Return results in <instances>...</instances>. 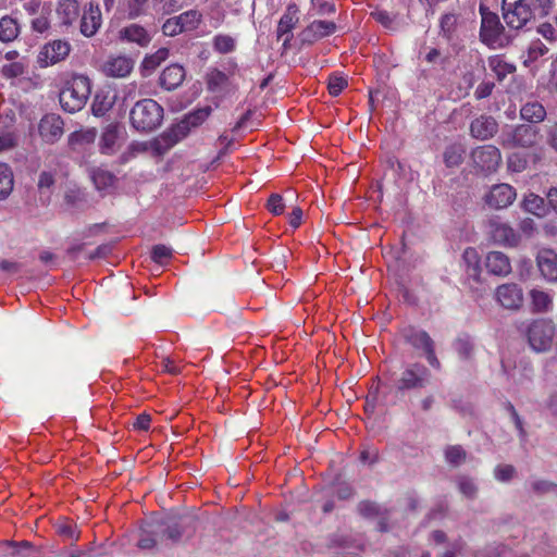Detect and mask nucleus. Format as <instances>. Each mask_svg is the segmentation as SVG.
<instances>
[{"label":"nucleus","instance_id":"1","mask_svg":"<svg viewBox=\"0 0 557 557\" xmlns=\"http://www.w3.org/2000/svg\"><path fill=\"white\" fill-rule=\"evenodd\" d=\"M91 92L90 79L83 74L73 75L64 85L59 95L63 110L75 113L81 111Z\"/></svg>","mask_w":557,"mask_h":557},{"label":"nucleus","instance_id":"2","mask_svg":"<svg viewBox=\"0 0 557 557\" xmlns=\"http://www.w3.org/2000/svg\"><path fill=\"white\" fill-rule=\"evenodd\" d=\"M129 115L134 128L151 132L161 125L163 108L153 99H143L135 103Z\"/></svg>","mask_w":557,"mask_h":557},{"label":"nucleus","instance_id":"3","mask_svg":"<svg viewBox=\"0 0 557 557\" xmlns=\"http://www.w3.org/2000/svg\"><path fill=\"white\" fill-rule=\"evenodd\" d=\"M479 12L481 14V40L492 48H502L508 42L505 28L502 25L496 13L491 12L488 8L480 4Z\"/></svg>","mask_w":557,"mask_h":557},{"label":"nucleus","instance_id":"4","mask_svg":"<svg viewBox=\"0 0 557 557\" xmlns=\"http://www.w3.org/2000/svg\"><path fill=\"white\" fill-rule=\"evenodd\" d=\"M555 333L556 326L550 319H536L528 326L529 345L536 352L547 351L553 346Z\"/></svg>","mask_w":557,"mask_h":557},{"label":"nucleus","instance_id":"5","mask_svg":"<svg viewBox=\"0 0 557 557\" xmlns=\"http://www.w3.org/2000/svg\"><path fill=\"white\" fill-rule=\"evenodd\" d=\"M502 15L509 28L518 30L528 24L533 12L525 0H502Z\"/></svg>","mask_w":557,"mask_h":557},{"label":"nucleus","instance_id":"6","mask_svg":"<svg viewBox=\"0 0 557 557\" xmlns=\"http://www.w3.org/2000/svg\"><path fill=\"white\" fill-rule=\"evenodd\" d=\"M539 139V132L531 125H518L503 131L500 144L505 148H531Z\"/></svg>","mask_w":557,"mask_h":557},{"label":"nucleus","instance_id":"7","mask_svg":"<svg viewBox=\"0 0 557 557\" xmlns=\"http://www.w3.org/2000/svg\"><path fill=\"white\" fill-rule=\"evenodd\" d=\"M471 159L479 171L491 174L498 170L502 163V153L497 147L484 145L472 150Z\"/></svg>","mask_w":557,"mask_h":557},{"label":"nucleus","instance_id":"8","mask_svg":"<svg viewBox=\"0 0 557 557\" xmlns=\"http://www.w3.org/2000/svg\"><path fill=\"white\" fill-rule=\"evenodd\" d=\"M70 52L71 45L67 41L52 40L40 48L36 62L40 69H45L65 60Z\"/></svg>","mask_w":557,"mask_h":557},{"label":"nucleus","instance_id":"9","mask_svg":"<svg viewBox=\"0 0 557 557\" xmlns=\"http://www.w3.org/2000/svg\"><path fill=\"white\" fill-rule=\"evenodd\" d=\"M487 228L491 238L498 245L517 247L521 242V234L498 218L491 219Z\"/></svg>","mask_w":557,"mask_h":557},{"label":"nucleus","instance_id":"10","mask_svg":"<svg viewBox=\"0 0 557 557\" xmlns=\"http://www.w3.org/2000/svg\"><path fill=\"white\" fill-rule=\"evenodd\" d=\"M516 189L506 183L493 185L484 196V202L492 209L509 207L516 199Z\"/></svg>","mask_w":557,"mask_h":557},{"label":"nucleus","instance_id":"11","mask_svg":"<svg viewBox=\"0 0 557 557\" xmlns=\"http://www.w3.org/2000/svg\"><path fill=\"white\" fill-rule=\"evenodd\" d=\"M496 301L507 310H519L523 305V290L515 283H506L495 290Z\"/></svg>","mask_w":557,"mask_h":557},{"label":"nucleus","instance_id":"12","mask_svg":"<svg viewBox=\"0 0 557 557\" xmlns=\"http://www.w3.org/2000/svg\"><path fill=\"white\" fill-rule=\"evenodd\" d=\"M430 379L429 370L422 364L408 367L398 380L397 388L400 391L423 387Z\"/></svg>","mask_w":557,"mask_h":557},{"label":"nucleus","instance_id":"13","mask_svg":"<svg viewBox=\"0 0 557 557\" xmlns=\"http://www.w3.org/2000/svg\"><path fill=\"white\" fill-rule=\"evenodd\" d=\"M185 521L174 520H151L148 524L147 532L149 534L161 535L162 542L164 540H171L173 542L178 541L184 533Z\"/></svg>","mask_w":557,"mask_h":557},{"label":"nucleus","instance_id":"14","mask_svg":"<svg viewBox=\"0 0 557 557\" xmlns=\"http://www.w3.org/2000/svg\"><path fill=\"white\" fill-rule=\"evenodd\" d=\"M407 342L411 344L414 348L421 349L426 357L428 362L433 368L440 367V361L437 360L434 352V344L430 335L425 331L421 330H410L405 335Z\"/></svg>","mask_w":557,"mask_h":557},{"label":"nucleus","instance_id":"15","mask_svg":"<svg viewBox=\"0 0 557 557\" xmlns=\"http://www.w3.org/2000/svg\"><path fill=\"white\" fill-rule=\"evenodd\" d=\"M133 67L132 59L125 55H110L101 64V72L108 77L123 78L131 74Z\"/></svg>","mask_w":557,"mask_h":557},{"label":"nucleus","instance_id":"16","mask_svg":"<svg viewBox=\"0 0 557 557\" xmlns=\"http://www.w3.org/2000/svg\"><path fill=\"white\" fill-rule=\"evenodd\" d=\"M298 13L299 9L297 4L290 3L287 5L286 11L278 21L276 28V37L278 40H283L284 47H287L290 39L293 38L292 30L295 28L296 24L299 21Z\"/></svg>","mask_w":557,"mask_h":557},{"label":"nucleus","instance_id":"17","mask_svg":"<svg viewBox=\"0 0 557 557\" xmlns=\"http://www.w3.org/2000/svg\"><path fill=\"white\" fill-rule=\"evenodd\" d=\"M38 131L45 143L53 144L63 135V121L55 114H47L40 120Z\"/></svg>","mask_w":557,"mask_h":557},{"label":"nucleus","instance_id":"18","mask_svg":"<svg viewBox=\"0 0 557 557\" xmlns=\"http://www.w3.org/2000/svg\"><path fill=\"white\" fill-rule=\"evenodd\" d=\"M498 132V123L491 115H480L470 124V135L478 140H487Z\"/></svg>","mask_w":557,"mask_h":557},{"label":"nucleus","instance_id":"19","mask_svg":"<svg viewBox=\"0 0 557 557\" xmlns=\"http://www.w3.org/2000/svg\"><path fill=\"white\" fill-rule=\"evenodd\" d=\"M537 268L548 282L557 281V253L550 248H542L536 255Z\"/></svg>","mask_w":557,"mask_h":557},{"label":"nucleus","instance_id":"20","mask_svg":"<svg viewBox=\"0 0 557 557\" xmlns=\"http://www.w3.org/2000/svg\"><path fill=\"white\" fill-rule=\"evenodd\" d=\"M102 23L101 11L99 4L89 2L85 8L81 20V32L86 37L94 36L100 28Z\"/></svg>","mask_w":557,"mask_h":557},{"label":"nucleus","instance_id":"21","mask_svg":"<svg viewBox=\"0 0 557 557\" xmlns=\"http://www.w3.org/2000/svg\"><path fill=\"white\" fill-rule=\"evenodd\" d=\"M336 29L337 26L332 21L314 20L302 30V40L313 42L334 34Z\"/></svg>","mask_w":557,"mask_h":557},{"label":"nucleus","instance_id":"22","mask_svg":"<svg viewBox=\"0 0 557 557\" xmlns=\"http://www.w3.org/2000/svg\"><path fill=\"white\" fill-rule=\"evenodd\" d=\"M485 267L491 274L506 276L511 272V263L502 251H491L486 255Z\"/></svg>","mask_w":557,"mask_h":557},{"label":"nucleus","instance_id":"23","mask_svg":"<svg viewBox=\"0 0 557 557\" xmlns=\"http://www.w3.org/2000/svg\"><path fill=\"white\" fill-rule=\"evenodd\" d=\"M185 78V70L180 64H171L165 67L160 75V85L168 89L172 90L181 86Z\"/></svg>","mask_w":557,"mask_h":557},{"label":"nucleus","instance_id":"24","mask_svg":"<svg viewBox=\"0 0 557 557\" xmlns=\"http://www.w3.org/2000/svg\"><path fill=\"white\" fill-rule=\"evenodd\" d=\"M121 146L119 127L116 125H108L100 138V151L103 154H113Z\"/></svg>","mask_w":557,"mask_h":557},{"label":"nucleus","instance_id":"25","mask_svg":"<svg viewBox=\"0 0 557 557\" xmlns=\"http://www.w3.org/2000/svg\"><path fill=\"white\" fill-rule=\"evenodd\" d=\"M21 34V24L17 18L12 15H3L0 17V41L2 44H11L18 38Z\"/></svg>","mask_w":557,"mask_h":557},{"label":"nucleus","instance_id":"26","mask_svg":"<svg viewBox=\"0 0 557 557\" xmlns=\"http://www.w3.org/2000/svg\"><path fill=\"white\" fill-rule=\"evenodd\" d=\"M121 39L146 47L151 41L149 33L140 25L132 24L120 30Z\"/></svg>","mask_w":557,"mask_h":557},{"label":"nucleus","instance_id":"27","mask_svg":"<svg viewBox=\"0 0 557 557\" xmlns=\"http://www.w3.org/2000/svg\"><path fill=\"white\" fill-rule=\"evenodd\" d=\"M531 311L535 313L548 312L553 308V296L542 289L533 288L529 293Z\"/></svg>","mask_w":557,"mask_h":557},{"label":"nucleus","instance_id":"28","mask_svg":"<svg viewBox=\"0 0 557 557\" xmlns=\"http://www.w3.org/2000/svg\"><path fill=\"white\" fill-rule=\"evenodd\" d=\"M57 12L63 24L71 25L79 14L77 0H60Z\"/></svg>","mask_w":557,"mask_h":557},{"label":"nucleus","instance_id":"29","mask_svg":"<svg viewBox=\"0 0 557 557\" xmlns=\"http://www.w3.org/2000/svg\"><path fill=\"white\" fill-rule=\"evenodd\" d=\"M113 104L114 97L109 91L100 90L94 97L91 112L95 116H103Z\"/></svg>","mask_w":557,"mask_h":557},{"label":"nucleus","instance_id":"30","mask_svg":"<svg viewBox=\"0 0 557 557\" xmlns=\"http://www.w3.org/2000/svg\"><path fill=\"white\" fill-rule=\"evenodd\" d=\"M520 115L525 121L539 123L545 119L546 110L540 102H528L521 108Z\"/></svg>","mask_w":557,"mask_h":557},{"label":"nucleus","instance_id":"31","mask_svg":"<svg viewBox=\"0 0 557 557\" xmlns=\"http://www.w3.org/2000/svg\"><path fill=\"white\" fill-rule=\"evenodd\" d=\"M14 187V176L7 163H0V200L7 199Z\"/></svg>","mask_w":557,"mask_h":557},{"label":"nucleus","instance_id":"32","mask_svg":"<svg viewBox=\"0 0 557 557\" xmlns=\"http://www.w3.org/2000/svg\"><path fill=\"white\" fill-rule=\"evenodd\" d=\"M28 62L25 58L7 63L1 67V75L7 79L16 78L27 73Z\"/></svg>","mask_w":557,"mask_h":557},{"label":"nucleus","instance_id":"33","mask_svg":"<svg viewBox=\"0 0 557 557\" xmlns=\"http://www.w3.org/2000/svg\"><path fill=\"white\" fill-rule=\"evenodd\" d=\"M488 66L499 81L504 79L516 70L515 65L507 63L500 55L491 57L488 59Z\"/></svg>","mask_w":557,"mask_h":557},{"label":"nucleus","instance_id":"34","mask_svg":"<svg viewBox=\"0 0 557 557\" xmlns=\"http://www.w3.org/2000/svg\"><path fill=\"white\" fill-rule=\"evenodd\" d=\"M522 208L536 216H543L545 213L544 198L531 193L524 197Z\"/></svg>","mask_w":557,"mask_h":557},{"label":"nucleus","instance_id":"35","mask_svg":"<svg viewBox=\"0 0 557 557\" xmlns=\"http://www.w3.org/2000/svg\"><path fill=\"white\" fill-rule=\"evenodd\" d=\"M89 175L98 190L107 189L114 182V176L110 172L100 168L91 169Z\"/></svg>","mask_w":557,"mask_h":557},{"label":"nucleus","instance_id":"36","mask_svg":"<svg viewBox=\"0 0 557 557\" xmlns=\"http://www.w3.org/2000/svg\"><path fill=\"white\" fill-rule=\"evenodd\" d=\"M176 17L184 32L196 29L201 22V13L197 10L186 11Z\"/></svg>","mask_w":557,"mask_h":557},{"label":"nucleus","instance_id":"37","mask_svg":"<svg viewBox=\"0 0 557 557\" xmlns=\"http://www.w3.org/2000/svg\"><path fill=\"white\" fill-rule=\"evenodd\" d=\"M148 0H120L121 10L129 18H135L145 12Z\"/></svg>","mask_w":557,"mask_h":557},{"label":"nucleus","instance_id":"38","mask_svg":"<svg viewBox=\"0 0 557 557\" xmlns=\"http://www.w3.org/2000/svg\"><path fill=\"white\" fill-rule=\"evenodd\" d=\"M213 49L222 54L233 52L236 47V40L230 35L219 34L213 38Z\"/></svg>","mask_w":557,"mask_h":557},{"label":"nucleus","instance_id":"39","mask_svg":"<svg viewBox=\"0 0 557 557\" xmlns=\"http://www.w3.org/2000/svg\"><path fill=\"white\" fill-rule=\"evenodd\" d=\"M465 149L461 145H451L444 152L445 164L449 168L458 166L462 163Z\"/></svg>","mask_w":557,"mask_h":557},{"label":"nucleus","instance_id":"40","mask_svg":"<svg viewBox=\"0 0 557 557\" xmlns=\"http://www.w3.org/2000/svg\"><path fill=\"white\" fill-rule=\"evenodd\" d=\"M227 82V75L219 70H212L207 74L208 89L213 92L223 89Z\"/></svg>","mask_w":557,"mask_h":557},{"label":"nucleus","instance_id":"41","mask_svg":"<svg viewBox=\"0 0 557 557\" xmlns=\"http://www.w3.org/2000/svg\"><path fill=\"white\" fill-rule=\"evenodd\" d=\"M463 260L467 263V272L473 277L480 275L479 256L474 248H467L463 252Z\"/></svg>","mask_w":557,"mask_h":557},{"label":"nucleus","instance_id":"42","mask_svg":"<svg viewBox=\"0 0 557 557\" xmlns=\"http://www.w3.org/2000/svg\"><path fill=\"white\" fill-rule=\"evenodd\" d=\"M371 16L373 20L389 30H396L398 28V23L396 22L395 15H392L387 11L375 10L371 12Z\"/></svg>","mask_w":557,"mask_h":557},{"label":"nucleus","instance_id":"43","mask_svg":"<svg viewBox=\"0 0 557 557\" xmlns=\"http://www.w3.org/2000/svg\"><path fill=\"white\" fill-rule=\"evenodd\" d=\"M96 138V131L94 128L74 132L69 137V144L75 148L77 145L91 144Z\"/></svg>","mask_w":557,"mask_h":557},{"label":"nucleus","instance_id":"44","mask_svg":"<svg viewBox=\"0 0 557 557\" xmlns=\"http://www.w3.org/2000/svg\"><path fill=\"white\" fill-rule=\"evenodd\" d=\"M169 57V49L160 48L154 53L147 55L144 59L143 65L147 70H154L157 66L161 64V62L165 61Z\"/></svg>","mask_w":557,"mask_h":557},{"label":"nucleus","instance_id":"45","mask_svg":"<svg viewBox=\"0 0 557 557\" xmlns=\"http://www.w3.org/2000/svg\"><path fill=\"white\" fill-rule=\"evenodd\" d=\"M149 523H150V521L146 522V524L141 531L140 539L138 541V546L143 549H150V548L154 547L157 543H162L161 535L149 534L147 532Z\"/></svg>","mask_w":557,"mask_h":557},{"label":"nucleus","instance_id":"46","mask_svg":"<svg viewBox=\"0 0 557 557\" xmlns=\"http://www.w3.org/2000/svg\"><path fill=\"white\" fill-rule=\"evenodd\" d=\"M311 11L312 15L325 16L335 13L336 8L334 3L325 0H311Z\"/></svg>","mask_w":557,"mask_h":557},{"label":"nucleus","instance_id":"47","mask_svg":"<svg viewBox=\"0 0 557 557\" xmlns=\"http://www.w3.org/2000/svg\"><path fill=\"white\" fill-rule=\"evenodd\" d=\"M445 458L448 463L458 466L465 460L466 453L459 445L449 446L445 449Z\"/></svg>","mask_w":557,"mask_h":557},{"label":"nucleus","instance_id":"48","mask_svg":"<svg viewBox=\"0 0 557 557\" xmlns=\"http://www.w3.org/2000/svg\"><path fill=\"white\" fill-rule=\"evenodd\" d=\"M473 347V342L469 337H460L455 343V349L462 359H468L472 356Z\"/></svg>","mask_w":557,"mask_h":557},{"label":"nucleus","instance_id":"49","mask_svg":"<svg viewBox=\"0 0 557 557\" xmlns=\"http://www.w3.org/2000/svg\"><path fill=\"white\" fill-rule=\"evenodd\" d=\"M458 490L467 498H474L478 493L476 484L473 480L461 476L458 479Z\"/></svg>","mask_w":557,"mask_h":557},{"label":"nucleus","instance_id":"50","mask_svg":"<svg viewBox=\"0 0 557 557\" xmlns=\"http://www.w3.org/2000/svg\"><path fill=\"white\" fill-rule=\"evenodd\" d=\"M173 253V249L165 245H156L152 248L151 258L159 264H164Z\"/></svg>","mask_w":557,"mask_h":557},{"label":"nucleus","instance_id":"51","mask_svg":"<svg viewBox=\"0 0 557 557\" xmlns=\"http://www.w3.org/2000/svg\"><path fill=\"white\" fill-rule=\"evenodd\" d=\"M57 531L61 536H64L72 541H78V539H79V531L77 530L76 525L71 522H67V521L60 522L57 525Z\"/></svg>","mask_w":557,"mask_h":557},{"label":"nucleus","instance_id":"52","mask_svg":"<svg viewBox=\"0 0 557 557\" xmlns=\"http://www.w3.org/2000/svg\"><path fill=\"white\" fill-rule=\"evenodd\" d=\"M531 488L539 495L557 492V484L547 480H534L531 483Z\"/></svg>","mask_w":557,"mask_h":557},{"label":"nucleus","instance_id":"53","mask_svg":"<svg viewBox=\"0 0 557 557\" xmlns=\"http://www.w3.org/2000/svg\"><path fill=\"white\" fill-rule=\"evenodd\" d=\"M457 24V16L453 13L444 14L441 18L440 26L443 35L447 38L451 37Z\"/></svg>","mask_w":557,"mask_h":557},{"label":"nucleus","instance_id":"54","mask_svg":"<svg viewBox=\"0 0 557 557\" xmlns=\"http://www.w3.org/2000/svg\"><path fill=\"white\" fill-rule=\"evenodd\" d=\"M50 27V21L48 17V13L40 12L36 17H34L30 22V28L33 32L42 34L47 32Z\"/></svg>","mask_w":557,"mask_h":557},{"label":"nucleus","instance_id":"55","mask_svg":"<svg viewBox=\"0 0 557 557\" xmlns=\"http://www.w3.org/2000/svg\"><path fill=\"white\" fill-rule=\"evenodd\" d=\"M548 52V48L541 40H533L528 48V59L535 61Z\"/></svg>","mask_w":557,"mask_h":557},{"label":"nucleus","instance_id":"56","mask_svg":"<svg viewBox=\"0 0 557 557\" xmlns=\"http://www.w3.org/2000/svg\"><path fill=\"white\" fill-rule=\"evenodd\" d=\"M347 86V81L337 75H333L329 78V92L330 95L336 97L338 96Z\"/></svg>","mask_w":557,"mask_h":557},{"label":"nucleus","instance_id":"57","mask_svg":"<svg viewBox=\"0 0 557 557\" xmlns=\"http://www.w3.org/2000/svg\"><path fill=\"white\" fill-rule=\"evenodd\" d=\"M268 210L274 215H280L284 212L285 203L278 194H272L268 200Z\"/></svg>","mask_w":557,"mask_h":557},{"label":"nucleus","instance_id":"58","mask_svg":"<svg viewBox=\"0 0 557 557\" xmlns=\"http://www.w3.org/2000/svg\"><path fill=\"white\" fill-rule=\"evenodd\" d=\"M515 474V468L511 465H498L494 470L495 479L499 482H508Z\"/></svg>","mask_w":557,"mask_h":557},{"label":"nucleus","instance_id":"59","mask_svg":"<svg viewBox=\"0 0 557 557\" xmlns=\"http://www.w3.org/2000/svg\"><path fill=\"white\" fill-rule=\"evenodd\" d=\"M508 169L512 172H522L527 168V159L519 153H512L508 157Z\"/></svg>","mask_w":557,"mask_h":557},{"label":"nucleus","instance_id":"60","mask_svg":"<svg viewBox=\"0 0 557 557\" xmlns=\"http://www.w3.org/2000/svg\"><path fill=\"white\" fill-rule=\"evenodd\" d=\"M162 30L166 36H175L184 32L176 16L166 20L162 26Z\"/></svg>","mask_w":557,"mask_h":557},{"label":"nucleus","instance_id":"61","mask_svg":"<svg viewBox=\"0 0 557 557\" xmlns=\"http://www.w3.org/2000/svg\"><path fill=\"white\" fill-rule=\"evenodd\" d=\"M519 231L525 237H532L536 232V223L531 218H524L519 222Z\"/></svg>","mask_w":557,"mask_h":557},{"label":"nucleus","instance_id":"62","mask_svg":"<svg viewBox=\"0 0 557 557\" xmlns=\"http://www.w3.org/2000/svg\"><path fill=\"white\" fill-rule=\"evenodd\" d=\"M16 145V139L13 133H0V152L8 151Z\"/></svg>","mask_w":557,"mask_h":557},{"label":"nucleus","instance_id":"63","mask_svg":"<svg viewBox=\"0 0 557 557\" xmlns=\"http://www.w3.org/2000/svg\"><path fill=\"white\" fill-rule=\"evenodd\" d=\"M547 144L557 151V122L545 125Z\"/></svg>","mask_w":557,"mask_h":557},{"label":"nucleus","instance_id":"64","mask_svg":"<svg viewBox=\"0 0 557 557\" xmlns=\"http://www.w3.org/2000/svg\"><path fill=\"white\" fill-rule=\"evenodd\" d=\"M495 85L493 82H482L479 84V86L476 87L475 91H474V96L476 99H484V98H487L493 89H494Z\"/></svg>","mask_w":557,"mask_h":557}]
</instances>
